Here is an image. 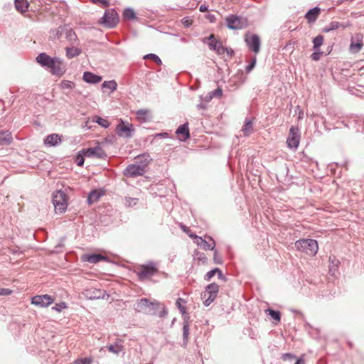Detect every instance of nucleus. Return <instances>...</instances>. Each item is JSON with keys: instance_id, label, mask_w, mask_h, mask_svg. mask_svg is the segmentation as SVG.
<instances>
[{"instance_id": "1", "label": "nucleus", "mask_w": 364, "mask_h": 364, "mask_svg": "<svg viewBox=\"0 0 364 364\" xmlns=\"http://www.w3.org/2000/svg\"><path fill=\"white\" fill-rule=\"evenodd\" d=\"M161 304L156 300H151L146 298L138 299L134 304V309L147 315H156L157 310L160 308Z\"/></svg>"}, {"instance_id": "2", "label": "nucleus", "mask_w": 364, "mask_h": 364, "mask_svg": "<svg viewBox=\"0 0 364 364\" xmlns=\"http://www.w3.org/2000/svg\"><path fill=\"white\" fill-rule=\"evenodd\" d=\"M135 272L140 281L150 279L159 272L158 264L154 261H149L145 264L136 267Z\"/></svg>"}, {"instance_id": "3", "label": "nucleus", "mask_w": 364, "mask_h": 364, "mask_svg": "<svg viewBox=\"0 0 364 364\" xmlns=\"http://www.w3.org/2000/svg\"><path fill=\"white\" fill-rule=\"evenodd\" d=\"M295 247L298 250L310 256L316 255L318 249L317 241L314 239L297 240L295 242Z\"/></svg>"}, {"instance_id": "4", "label": "nucleus", "mask_w": 364, "mask_h": 364, "mask_svg": "<svg viewBox=\"0 0 364 364\" xmlns=\"http://www.w3.org/2000/svg\"><path fill=\"white\" fill-rule=\"evenodd\" d=\"M67 196L63 191H58L53 194V204L57 213H64L68 207Z\"/></svg>"}, {"instance_id": "5", "label": "nucleus", "mask_w": 364, "mask_h": 364, "mask_svg": "<svg viewBox=\"0 0 364 364\" xmlns=\"http://www.w3.org/2000/svg\"><path fill=\"white\" fill-rule=\"evenodd\" d=\"M219 291V286L215 283H211L205 287L202 297L205 299L204 304L208 306L217 297Z\"/></svg>"}, {"instance_id": "6", "label": "nucleus", "mask_w": 364, "mask_h": 364, "mask_svg": "<svg viewBox=\"0 0 364 364\" xmlns=\"http://www.w3.org/2000/svg\"><path fill=\"white\" fill-rule=\"evenodd\" d=\"M225 21L228 28L232 30L242 29L247 26V21L246 18L235 15H230L228 16Z\"/></svg>"}, {"instance_id": "7", "label": "nucleus", "mask_w": 364, "mask_h": 364, "mask_svg": "<svg viewBox=\"0 0 364 364\" xmlns=\"http://www.w3.org/2000/svg\"><path fill=\"white\" fill-rule=\"evenodd\" d=\"M118 20L117 14L114 10H107L102 17V23L107 27L112 28L118 23Z\"/></svg>"}, {"instance_id": "8", "label": "nucleus", "mask_w": 364, "mask_h": 364, "mask_svg": "<svg viewBox=\"0 0 364 364\" xmlns=\"http://www.w3.org/2000/svg\"><path fill=\"white\" fill-rule=\"evenodd\" d=\"M49 68L53 74L59 76L63 75L66 70L64 62L59 58H53Z\"/></svg>"}, {"instance_id": "9", "label": "nucleus", "mask_w": 364, "mask_h": 364, "mask_svg": "<svg viewBox=\"0 0 364 364\" xmlns=\"http://www.w3.org/2000/svg\"><path fill=\"white\" fill-rule=\"evenodd\" d=\"M144 173L145 170L143 169L142 166L141 167L136 163L129 164L123 171L124 176L131 178L142 176L144 174Z\"/></svg>"}, {"instance_id": "10", "label": "nucleus", "mask_w": 364, "mask_h": 364, "mask_svg": "<svg viewBox=\"0 0 364 364\" xmlns=\"http://www.w3.org/2000/svg\"><path fill=\"white\" fill-rule=\"evenodd\" d=\"M300 140V134L299 129L291 127L289 130V135L287 138V143L290 149H296L299 146Z\"/></svg>"}, {"instance_id": "11", "label": "nucleus", "mask_w": 364, "mask_h": 364, "mask_svg": "<svg viewBox=\"0 0 364 364\" xmlns=\"http://www.w3.org/2000/svg\"><path fill=\"white\" fill-rule=\"evenodd\" d=\"M363 46V35L360 33H355L351 38L350 44V51L352 53H359Z\"/></svg>"}, {"instance_id": "12", "label": "nucleus", "mask_w": 364, "mask_h": 364, "mask_svg": "<svg viewBox=\"0 0 364 364\" xmlns=\"http://www.w3.org/2000/svg\"><path fill=\"white\" fill-rule=\"evenodd\" d=\"M53 301V298L50 295H37L32 298L31 304L41 307H47L51 304Z\"/></svg>"}, {"instance_id": "13", "label": "nucleus", "mask_w": 364, "mask_h": 364, "mask_svg": "<svg viewBox=\"0 0 364 364\" xmlns=\"http://www.w3.org/2000/svg\"><path fill=\"white\" fill-rule=\"evenodd\" d=\"M82 154L85 157H96L98 159H104L107 156L103 149L100 146H95L83 149Z\"/></svg>"}, {"instance_id": "14", "label": "nucleus", "mask_w": 364, "mask_h": 364, "mask_svg": "<svg viewBox=\"0 0 364 364\" xmlns=\"http://www.w3.org/2000/svg\"><path fill=\"white\" fill-rule=\"evenodd\" d=\"M245 42L248 48L254 53H257L260 50V39L258 35L252 34L245 37Z\"/></svg>"}, {"instance_id": "15", "label": "nucleus", "mask_w": 364, "mask_h": 364, "mask_svg": "<svg viewBox=\"0 0 364 364\" xmlns=\"http://www.w3.org/2000/svg\"><path fill=\"white\" fill-rule=\"evenodd\" d=\"M117 134L121 137L131 138L133 136L134 128L132 124H124L123 122L117 127Z\"/></svg>"}, {"instance_id": "16", "label": "nucleus", "mask_w": 364, "mask_h": 364, "mask_svg": "<svg viewBox=\"0 0 364 364\" xmlns=\"http://www.w3.org/2000/svg\"><path fill=\"white\" fill-rule=\"evenodd\" d=\"M191 237H193L195 238V242L197 244L198 246H200L201 248H203V250H213L214 247H215V242L214 240H213L212 237H208L209 240L210 241H212V244L209 243L208 241H206L205 240H204L203 237H198V236H196V235H191Z\"/></svg>"}, {"instance_id": "17", "label": "nucleus", "mask_w": 364, "mask_h": 364, "mask_svg": "<svg viewBox=\"0 0 364 364\" xmlns=\"http://www.w3.org/2000/svg\"><path fill=\"white\" fill-rule=\"evenodd\" d=\"M137 119L141 122H148L152 119V114L150 109H140L136 112Z\"/></svg>"}, {"instance_id": "18", "label": "nucleus", "mask_w": 364, "mask_h": 364, "mask_svg": "<svg viewBox=\"0 0 364 364\" xmlns=\"http://www.w3.org/2000/svg\"><path fill=\"white\" fill-rule=\"evenodd\" d=\"M176 134L179 136L181 141H186L190 137L188 123L181 124L176 131Z\"/></svg>"}, {"instance_id": "19", "label": "nucleus", "mask_w": 364, "mask_h": 364, "mask_svg": "<svg viewBox=\"0 0 364 364\" xmlns=\"http://www.w3.org/2000/svg\"><path fill=\"white\" fill-rule=\"evenodd\" d=\"M64 33L69 45H79L78 38L72 28L66 26Z\"/></svg>"}, {"instance_id": "20", "label": "nucleus", "mask_w": 364, "mask_h": 364, "mask_svg": "<svg viewBox=\"0 0 364 364\" xmlns=\"http://www.w3.org/2000/svg\"><path fill=\"white\" fill-rule=\"evenodd\" d=\"M65 52L66 57L71 59L80 55L82 53V49L78 47V45H69L66 47Z\"/></svg>"}, {"instance_id": "21", "label": "nucleus", "mask_w": 364, "mask_h": 364, "mask_svg": "<svg viewBox=\"0 0 364 364\" xmlns=\"http://www.w3.org/2000/svg\"><path fill=\"white\" fill-rule=\"evenodd\" d=\"M82 79L87 83L97 84L102 81V77L91 72L86 71L83 73Z\"/></svg>"}, {"instance_id": "22", "label": "nucleus", "mask_w": 364, "mask_h": 364, "mask_svg": "<svg viewBox=\"0 0 364 364\" xmlns=\"http://www.w3.org/2000/svg\"><path fill=\"white\" fill-rule=\"evenodd\" d=\"M61 143V139L58 134L48 135L44 139V144L48 146H56Z\"/></svg>"}, {"instance_id": "23", "label": "nucleus", "mask_w": 364, "mask_h": 364, "mask_svg": "<svg viewBox=\"0 0 364 364\" xmlns=\"http://www.w3.org/2000/svg\"><path fill=\"white\" fill-rule=\"evenodd\" d=\"M83 260L91 264H97L100 261L107 260V257L100 254H90L84 255Z\"/></svg>"}, {"instance_id": "24", "label": "nucleus", "mask_w": 364, "mask_h": 364, "mask_svg": "<svg viewBox=\"0 0 364 364\" xmlns=\"http://www.w3.org/2000/svg\"><path fill=\"white\" fill-rule=\"evenodd\" d=\"M53 58H52L51 57H50L48 55H47L46 53H40L37 57H36V61L42 66L43 67H46L48 68H49L51 63H52V60H53Z\"/></svg>"}, {"instance_id": "25", "label": "nucleus", "mask_w": 364, "mask_h": 364, "mask_svg": "<svg viewBox=\"0 0 364 364\" xmlns=\"http://www.w3.org/2000/svg\"><path fill=\"white\" fill-rule=\"evenodd\" d=\"M136 164L142 166L143 169L146 171V167L149 164L150 161L151 160L149 154H143L141 155H139L135 158Z\"/></svg>"}, {"instance_id": "26", "label": "nucleus", "mask_w": 364, "mask_h": 364, "mask_svg": "<svg viewBox=\"0 0 364 364\" xmlns=\"http://www.w3.org/2000/svg\"><path fill=\"white\" fill-rule=\"evenodd\" d=\"M320 11L321 9L318 7L311 9L306 14L305 18L308 20L309 22H314L317 19Z\"/></svg>"}, {"instance_id": "27", "label": "nucleus", "mask_w": 364, "mask_h": 364, "mask_svg": "<svg viewBox=\"0 0 364 364\" xmlns=\"http://www.w3.org/2000/svg\"><path fill=\"white\" fill-rule=\"evenodd\" d=\"M66 26H61L57 28L53 29L50 32V38L52 40L59 39L65 33Z\"/></svg>"}, {"instance_id": "28", "label": "nucleus", "mask_w": 364, "mask_h": 364, "mask_svg": "<svg viewBox=\"0 0 364 364\" xmlns=\"http://www.w3.org/2000/svg\"><path fill=\"white\" fill-rule=\"evenodd\" d=\"M11 141L12 137L9 131L0 130V145L9 144Z\"/></svg>"}, {"instance_id": "29", "label": "nucleus", "mask_w": 364, "mask_h": 364, "mask_svg": "<svg viewBox=\"0 0 364 364\" xmlns=\"http://www.w3.org/2000/svg\"><path fill=\"white\" fill-rule=\"evenodd\" d=\"M206 40L210 41V42L208 43L209 48L214 51H216L218 46H220L222 43V42L215 39L213 34H211L208 38H205L203 42L206 43Z\"/></svg>"}, {"instance_id": "30", "label": "nucleus", "mask_w": 364, "mask_h": 364, "mask_svg": "<svg viewBox=\"0 0 364 364\" xmlns=\"http://www.w3.org/2000/svg\"><path fill=\"white\" fill-rule=\"evenodd\" d=\"M14 4L16 10L21 13L26 11L29 5L27 0H15Z\"/></svg>"}, {"instance_id": "31", "label": "nucleus", "mask_w": 364, "mask_h": 364, "mask_svg": "<svg viewBox=\"0 0 364 364\" xmlns=\"http://www.w3.org/2000/svg\"><path fill=\"white\" fill-rule=\"evenodd\" d=\"M244 136H247L253 132V124L251 120L246 119L245 124L242 129Z\"/></svg>"}, {"instance_id": "32", "label": "nucleus", "mask_w": 364, "mask_h": 364, "mask_svg": "<svg viewBox=\"0 0 364 364\" xmlns=\"http://www.w3.org/2000/svg\"><path fill=\"white\" fill-rule=\"evenodd\" d=\"M189 335V323L185 320L183 325V346L186 347L188 343Z\"/></svg>"}, {"instance_id": "33", "label": "nucleus", "mask_w": 364, "mask_h": 364, "mask_svg": "<svg viewBox=\"0 0 364 364\" xmlns=\"http://www.w3.org/2000/svg\"><path fill=\"white\" fill-rule=\"evenodd\" d=\"M102 195V194L97 190H94V191H91L87 197L88 203L92 204V203L97 202L100 198Z\"/></svg>"}, {"instance_id": "34", "label": "nucleus", "mask_w": 364, "mask_h": 364, "mask_svg": "<svg viewBox=\"0 0 364 364\" xmlns=\"http://www.w3.org/2000/svg\"><path fill=\"white\" fill-rule=\"evenodd\" d=\"M330 261V265H329V272L331 275H334L335 272L337 270L339 261L335 258V257H329Z\"/></svg>"}, {"instance_id": "35", "label": "nucleus", "mask_w": 364, "mask_h": 364, "mask_svg": "<svg viewBox=\"0 0 364 364\" xmlns=\"http://www.w3.org/2000/svg\"><path fill=\"white\" fill-rule=\"evenodd\" d=\"M102 87L109 89L111 92H114L117 88V83L114 80L105 81L102 85Z\"/></svg>"}, {"instance_id": "36", "label": "nucleus", "mask_w": 364, "mask_h": 364, "mask_svg": "<svg viewBox=\"0 0 364 364\" xmlns=\"http://www.w3.org/2000/svg\"><path fill=\"white\" fill-rule=\"evenodd\" d=\"M107 348L109 352L118 355L123 350V346L120 343H116L114 345L108 346Z\"/></svg>"}, {"instance_id": "37", "label": "nucleus", "mask_w": 364, "mask_h": 364, "mask_svg": "<svg viewBox=\"0 0 364 364\" xmlns=\"http://www.w3.org/2000/svg\"><path fill=\"white\" fill-rule=\"evenodd\" d=\"M85 296L90 299H100L101 297V292L98 290H87Z\"/></svg>"}, {"instance_id": "38", "label": "nucleus", "mask_w": 364, "mask_h": 364, "mask_svg": "<svg viewBox=\"0 0 364 364\" xmlns=\"http://www.w3.org/2000/svg\"><path fill=\"white\" fill-rule=\"evenodd\" d=\"M323 36L318 35V36H316L313 39V44H314L313 49L314 50L320 49V47L323 44Z\"/></svg>"}, {"instance_id": "39", "label": "nucleus", "mask_w": 364, "mask_h": 364, "mask_svg": "<svg viewBox=\"0 0 364 364\" xmlns=\"http://www.w3.org/2000/svg\"><path fill=\"white\" fill-rule=\"evenodd\" d=\"M60 87L63 90H73L75 87V83L73 81L64 80L61 82Z\"/></svg>"}, {"instance_id": "40", "label": "nucleus", "mask_w": 364, "mask_h": 364, "mask_svg": "<svg viewBox=\"0 0 364 364\" xmlns=\"http://www.w3.org/2000/svg\"><path fill=\"white\" fill-rule=\"evenodd\" d=\"M124 18L128 20L134 19L136 18V14L134 11L131 8H127L124 11Z\"/></svg>"}, {"instance_id": "41", "label": "nucleus", "mask_w": 364, "mask_h": 364, "mask_svg": "<svg viewBox=\"0 0 364 364\" xmlns=\"http://www.w3.org/2000/svg\"><path fill=\"white\" fill-rule=\"evenodd\" d=\"M267 312L268 313V315H269L274 320H276L278 322L281 320V314L279 311H274L272 309H268Z\"/></svg>"}, {"instance_id": "42", "label": "nucleus", "mask_w": 364, "mask_h": 364, "mask_svg": "<svg viewBox=\"0 0 364 364\" xmlns=\"http://www.w3.org/2000/svg\"><path fill=\"white\" fill-rule=\"evenodd\" d=\"M93 358L92 357L78 358L75 360L72 364H92Z\"/></svg>"}, {"instance_id": "43", "label": "nucleus", "mask_w": 364, "mask_h": 364, "mask_svg": "<svg viewBox=\"0 0 364 364\" xmlns=\"http://www.w3.org/2000/svg\"><path fill=\"white\" fill-rule=\"evenodd\" d=\"M95 122L104 128H107L109 126V122L100 117H96Z\"/></svg>"}, {"instance_id": "44", "label": "nucleus", "mask_w": 364, "mask_h": 364, "mask_svg": "<svg viewBox=\"0 0 364 364\" xmlns=\"http://www.w3.org/2000/svg\"><path fill=\"white\" fill-rule=\"evenodd\" d=\"M144 59H145V60H146V59H151V60H154L156 64H158V65H161V59L156 54L149 53V54L145 55L144 56Z\"/></svg>"}, {"instance_id": "45", "label": "nucleus", "mask_w": 364, "mask_h": 364, "mask_svg": "<svg viewBox=\"0 0 364 364\" xmlns=\"http://www.w3.org/2000/svg\"><path fill=\"white\" fill-rule=\"evenodd\" d=\"M138 199L136 198L125 197V205L128 207H132L136 205Z\"/></svg>"}, {"instance_id": "46", "label": "nucleus", "mask_w": 364, "mask_h": 364, "mask_svg": "<svg viewBox=\"0 0 364 364\" xmlns=\"http://www.w3.org/2000/svg\"><path fill=\"white\" fill-rule=\"evenodd\" d=\"M314 50V53L311 55V58L312 60L318 61L320 60L321 55H323V52L321 51L320 49Z\"/></svg>"}, {"instance_id": "47", "label": "nucleus", "mask_w": 364, "mask_h": 364, "mask_svg": "<svg viewBox=\"0 0 364 364\" xmlns=\"http://www.w3.org/2000/svg\"><path fill=\"white\" fill-rule=\"evenodd\" d=\"M186 301L184 299H181V298H178L177 300H176V306L178 307V309L180 310V311L182 313V314H184L185 313V306L183 305V304H185Z\"/></svg>"}, {"instance_id": "48", "label": "nucleus", "mask_w": 364, "mask_h": 364, "mask_svg": "<svg viewBox=\"0 0 364 364\" xmlns=\"http://www.w3.org/2000/svg\"><path fill=\"white\" fill-rule=\"evenodd\" d=\"M217 271H219V268H215L206 273V274L204 277L205 280L210 281V279L215 276V274L217 273Z\"/></svg>"}, {"instance_id": "49", "label": "nucleus", "mask_w": 364, "mask_h": 364, "mask_svg": "<svg viewBox=\"0 0 364 364\" xmlns=\"http://www.w3.org/2000/svg\"><path fill=\"white\" fill-rule=\"evenodd\" d=\"M66 308L67 305L65 302H60L58 304H55L52 309L58 312H60L63 309H65Z\"/></svg>"}, {"instance_id": "50", "label": "nucleus", "mask_w": 364, "mask_h": 364, "mask_svg": "<svg viewBox=\"0 0 364 364\" xmlns=\"http://www.w3.org/2000/svg\"><path fill=\"white\" fill-rule=\"evenodd\" d=\"M338 28V22H331L330 23L329 27H326L324 28L325 32H329L330 31L337 29Z\"/></svg>"}, {"instance_id": "51", "label": "nucleus", "mask_w": 364, "mask_h": 364, "mask_svg": "<svg viewBox=\"0 0 364 364\" xmlns=\"http://www.w3.org/2000/svg\"><path fill=\"white\" fill-rule=\"evenodd\" d=\"M12 293V291L7 288H0V295L8 296Z\"/></svg>"}, {"instance_id": "52", "label": "nucleus", "mask_w": 364, "mask_h": 364, "mask_svg": "<svg viewBox=\"0 0 364 364\" xmlns=\"http://www.w3.org/2000/svg\"><path fill=\"white\" fill-rule=\"evenodd\" d=\"M226 48L223 46V43L218 46L216 53L219 55H223L225 53Z\"/></svg>"}, {"instance_id": "53", "label": "nucleus", "mask_w": 364, "mask_h": 364, "mask_svg": "<svg viewBox=\"0 0 364 364\" xmlns=\"http://www.w3.org/2000/svg\"><path fill=\"white\" fill-rule=\"evenodd\" d=\"M84 161H85V159H84V155H83V156H82V155L78 154V155L77 156V157H76V164H77L78 166H82V165H83V164H84Z\"/></svg>"}, {"instance_id": "54", "label": "nucleus", "mask_w": 364, "mask_h": 364, "mask_svg": "<svg viewBox=\"0 0 364 364\" xmlns=\"http://www.w3.org/2000/svg\"><path fill=\"white\" fill-rule=\"evenodd\" d=\"M294 358H295V356L294 355H292L291 353H284L282 355V359L283 360H291V359H294Z\"/></svg>"}, {"instance_id": "55", "label": "nucleus", "mask_w": 364, "mask_h": 364, "mask_svg": "<svg viewBox=\"0 0 364 364\" xmlns=\"http://www.w3.org/2000/svg\"><path fill=\"white\" fill-rule=\"evenodd\" d=\"M211 95L214 97H220L223 94V91L220 88H218L212 92H210Z\"/></svg>"}, {"instance_id": "56", "label": "nucleus", "mask_w": 364, "mask_h": 364, "mask_svg": "<svg viewBox=\"0 0 364 364\" xmlns=\"http://www.w3.org/2000/svg\"><path fill=\"white\" fill-rule=\"evenodd\" d=\"M255 62H256V60L255 58L252 60V62L246 67L247 72H250L253 69V68L255 67Z\"/></svg>"}, {"instance_id": "57", "label": "nucleus", "mask_w": 364, "mask_h": 364, "mask_svg": "<svg viewBox=\"0 0 364 364\" xmlns=\"http://www.w3.org/2000/svg\"><path fill=\"white\" fill-rule=\"evenodd\" d=\"M218 277L220 279L226 281L227 278L225 276H224L221 272V270L219 269V271H217Z\"/></svg>"}, {"instance_id": "58", "label": "nucleus", "mask_w": 364, "mask_h": 364, "mask_svg": "<svg viewBox=\"0 0 364 364\" xmlns=\"http://www.w3.org/2000/svg\"><path fill=\"white\" fill-rule=\"evenodd\" d=\"M214 261L216 264H221L222 263V260L220 258L218 257V254H217V252L215 251L214 252Z\"/></svg>"}, {"instance_id": "59", "label": "nucleus", "mask_w": 364, "mask_h": 364, "mask_svg": "<svg viewBox=\"0 0 364 364\" xmlns=\"http://www.w3.org/2000/svg\"><path fill=\"white\" fill-rule=\"evenodd\" d=\"M168 314L166 309H165L164 306L162 307V311L159 312V317H164L165 316H166Z\"/></svg>"}, {"instance_id": "60", "label": "nucleus", "mask_w": 364, "mask_h": 364, "mask_svg": "<svg viewBox=\"0 0 364 364\" xmlns=\"http://www.w3.org/2000/svg\"><path fill=\"white\" fill-rule=\"evenodd\" d=\"M156 137L166 138V137H168V133L161 132V133L156 134Z\"/></svg>"}, {"instance_id": "61", "label": "nucleus", "mask_w": 364, "mask_h": 364, "mask_svg": "<svg viewBox=\"0 0 364 364\" xmlns=\"http://www.w3.org/2000/svg\"><path fill=\"white\" fill-rule=\"evenodd\" d=\"M199 10L200 12L208 11V6H206L205 4H202V5H200Z\"/></svg>"}, {"instance_id": "62", "label": "nucleus", "mask_w": 364, "mask_h": 364, "mask_svg": "<svg viewBox=\"0 0 364 364\" xmlns=\"http://www.w3.org/2000/svg\"><path fill=\"white\" fill-rule=\"evenodd\" d=\"M182 22L186 27H188L191 25V22L187 18H183Z\"/></svg>"}, {"instance_id": "63", "label": "nucleus", "mask_w": 364, "mask_h": 364, "mask_svg": "<svg viewBox=\"0 0 364 364\" xmlns=\"http://www.w3.org/2000/svg\"><path fill=\"white\" fill-rule=\"evenodd\" d=\"M213 98V96L211 95L210 92L208 93V95L205 97V100L206 102L210 101Z\"/></svg>"}, {"instance_id": "64", "label": "nucleus", "mask_w": 364, "mask_h": 364, "mask_svg": "<svg viewBox=\"0 0 364 364\" xmlns=\"http://www.w3.org/2000/svg\"><path fill=\"white\" fill-rule=\"evenodd\" d=\"M197 108L198 109H206V105L203 103H200L197 105Z\"/></svg>"}]
</instances>
